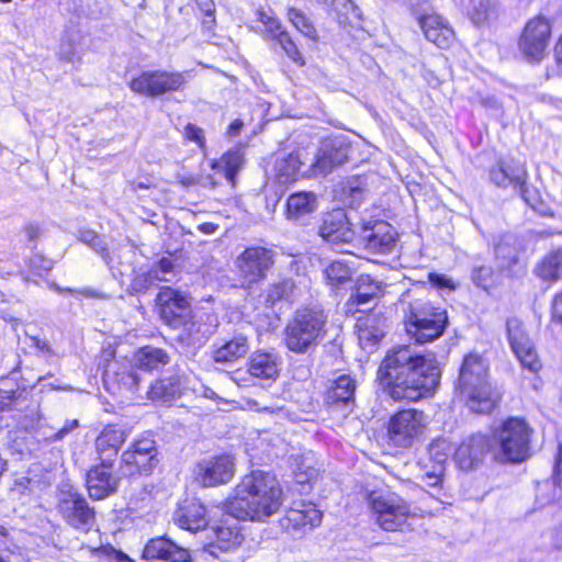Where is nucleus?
I'll return each mask as SVG.
<instances>
[{"instance_id": "59", "label": "nucleus", "mask_w": 562, "mask_h": 562, "mask_svg": "<svg viewBox=\"0 0 562 562\" xmlns=\"http://www.w3.org/2000/svg\"><path fill=\"white\" fill-rule=\"evenodd\" d=\"M151 271H157L159 277H164L165 279L162 281H170V279L167 277V274L172 273L173 271V265L172 261L168 258H162L158 261V263L155 267L150 268Z\"/></svg>"}, {"instance_id": "61", "label": "nucleus", "mask_w": 562, "mask_h": 562, "mask_svg": "<svg viewBox=\"0 0 562 562\" xmlns=\"http://www.w3.org/2000/svg\"><path fill=\"white\" fill-rule=\"evenodd\" d=\"M429 281L434 285H436L437 288H440V289H449V290L454 289L453 281L445 274L430 273Z\"/></svg>"}, {"instance_id": "36", "label": "nucleus", "mask_w": 562, "mask_h": 562, "mask_svg": "<svg viewBox=\"0 0 562 562\" xmlns=\"http://www.w3.org/2000/svg\"><path fill=\"white\" fill-rule=\"evenodd\" d=\"M132 360L143 374L144 372L158 370L167 364L169 362V356L161 348L145 346L134 352Z\"/></svg>"}, {"instance_id": "26", "label": "nucleus", "mask_w": 562, "mask_h": 562, "mask_svg": "<svg viewBox=\"0 0 562 562\" xmlns=\"http://www.w3.org/2000/svg\"><path fill=\"white\" fill-rule=\"evenodd\" d=\"M492 450L491 439L481 434H475L465 439L454 451V460L462 470L474 468Z\"/></svg>"}, {"instance_id": "28", "label": "nucleus", "mask_w": 562, "mask_h": 562, "mask_svg": "<svg viewBox=\"0 0 562 562\" xmlns=\"http://www.w3.org/2000/svg\"><path fill=\"white\" fill-rule=\"evenodd\" d=\"M143 558L168 562H189L190 553L186 548L176 544L170 539L159 537L147 542L143 551Z\"/></svg>"}, {"instance_id": "16", "label": "nucleus", "mask_w": 562, "mask_h": 562, "mask_svg": "<svg viewBox=\"0 0 562 562\" xmlns=\"http://www.w3.org/2000/svg\"><path fill=\"white\" fill-rule=\"evenodd\" d=\"M103 381L108 391L113 394L122 392L135 394L139 391L144 376L131 359L109 363L104 370Z\"/></svg>"}, {"instance_id": "17", "label": "nucleus", "mask_w": 562, "mask_h": 562, "mask_svg": "<svg viewBox=\"0 0 562 562\" xmlns=\"http://www.w3.org/2000/svg\"><path fill=\"white\" fill-rule=\"evenodd\" d=\"M236 263L243 283L251 285L266 277L273 265V254L265 247H248L237 257Z\"/></svg>"}, {"instance_id": "12", "label": "nucleus", "mask_w": 562, "mask_h": 562, "mask_svg": "<svg viewBox=\"0 0 562 562\" xmlns=\"http://www.w3.org/2000/svg\"><path fill=\"white\" fill-rule=\"evenodd\" d=\"M15 391V426L30 431L37 427L41 420L40 406L30 396V391L18 381L16 372L0 378V391Z\"/></svg>"}, {"instance_id": "9", "label": "nucleus", "mask_w": 562, "mask_h": 562, "mask_svg": "<svg viewBox=\"0 0 562 562\" xmlns=\"http://www.w3.org/2000/svg\"><path fill=\"white\" fill-rule=\"evenodd\" d=\"M426 427L427 417L423 411L401 409L390 417L387 437L394 446L408 448L423 435Z\"/></svg>"}, {"instance_id": "20", "label": "nucleus", "mask_w": 562, "mask_h": 562, "mask_svg": "<svg viewBox=\"0 0 562 562\" xmlns=\"http://www.w3.org/2000/svg\"><path fill=\"white\" fill-rule=\"evenodd\" d=\"M194 473L203 486L225 484L234 476L235 462L229 454L207 458L196 464Z\"/></svg>"}, {"instance_id": "8", "label": "nucleus", "mask_w": 562, "mask_h": 562, "mask_svg": "<svg viewBox=\"0 0 562 562\" xmlns=\"http://www.w3.org/2000/svg\"><path fill=\"white\" fill-rule=\"evenodd\" d=\"M190 77V71L146 70L133 78L128 86L135 93L155 98L182 90Z\"/></svg>"}, {"instance_id": "10", "label": "nucleus", "mask_w": 562, "mask_h": 562, "mask_svg": "<svg viewBox=\"0 0 562 562\" xmlns=\"http://www.w3.org/2000/svg\"><path fill=\"white\" fill-rule=\"evenodd\" d=\"M158 451L150 436H143L123 451L121 472L125 476L148 475L158 464Z\"/></svg>"}, {"instance_id": "18", "label": "nucleus", "mask_w": 562, "mask_h": 562, "mask_svg": "<svg viewBox=\"0 0 562 562\" xmlns=\"http://www.w3.org/2000/svg\"><path fill=\"white\" fill-rule=\"evenodd\" d=\"M490 180L498 188L513 187L526 203L532 205L526 184L527 170L521 162L514 159H499L496 166L490 169Z\"/></svg>"}, {"instance_id": "11", "label": "nucleus", "mask_w": 562, "mask_h": 562, "mask_svg": "<svg viewBox=\"0 0 562 562\" xmlns=\"http://www.w3.org/2000/svg\"><path fill=\"white\" fill-rule=\"evenodd\" d=\"M551 34L552 25L547 18L538 15L530 19L518 41L520 53L529 61L542 60L547 55Z\"/></svg>"}, {"instance_id": "57", "label": "nucleus", "mask_w": 562, "mask_h": 562, "mask_svg": "<svg viewBox=\"0 0 562 562\" xmlns=\"http://www.w3.org/2000/svg\"><path fill=\"white\" fill-rule=\"evenodd\" d=\"M491 276H492L491 268H488L486 266H482L481 268L474 270L473 280L477 285L486 289L491 283L490 282Z\"/></svg>"}, {"instance_id": "23", "label": "nucleus", "mask_w": 562, "mask_h": 562, "mask_svg": "<svg viewBox=\"0 0 562 562\" xmlns=\"http://www.w3.org/2000/svg\"><path fill=\"white\" fill-rule=\"evenodd\" d=\"M318 234L333 245L349 244L355 237L349 218L342 209H335L323 216Z\"/></svg>"}, {"instance_id": "4", "label": "nucleus", "mask_w": 562, "mask_h": 562, "mask_svg": "<svg viewBox=\"0 0 562 562\" xmlns=\"http://www.w3.org/2000/svg\"><path fill=\"white\" fill-rule=\"evenodd\" d=\"M327 317L316 307L297 310L284 329V344L294 353H306L323 339Z\"/></svg>"}, {"instance_id": "6", "label": "nucleus", "mask_w": 562, "mask_h": 562, "mask_svg": "<svg viewBox=\"0 0 562 562\" xmlns=\"http://www.w3.org/2000/svg\"><path fill=\"white\" fill-rule=\"evenodd\" d=\"M531 428L521 418L510 417L493 431V453L501 462L519 463L530 457Z\"/></svg>"}, {"instance_id": "58", "label": "nucleus", "mask_w": 562, "mask_h": 562, "mask_svg": "<svg viewBox=\"0 0 562 562\" xmlns=\"http://www.w3.org/2000/svg\"><path fill=\"white\" fill-rule=\"evenodd\" d=\"M374 292H362L360 288H358L357 292L350 296L348 303L351 306H361L374 299Z\"/></svg>"}, {"instance_id": "3", "label": "nucleus", "mask_w": 562, "mask_h": 562, "mask_svg": "<svg viewBox=\"0 0 562 562\" xmlns=\"http://www.w3.org/2000/svg\"><path fill=\"white\" fill-rule=\"evenodd\" d=\"M458 390L474 413L488 414L495 407L497 396L487 382V366L477 355L470 353L464 357Z\"/></svg>"}, {"instance_id": "55", "label": "nucleus", "mask_w": 562, "mask_h": 562, "mask_svg": "<svg viewBox=\"0 0 562 562\" xmlns=\"http://www.w3.org/2000/svg\"><path fill=\"white\" fill-rule=\"evenodd\" d=\"M184 137L190 140V142H193L195 143L199 147H203L204 146V133H203V130L198 127L196 125L194 124H187L186 127H184Z\"/></svg>"}, {"instance_id": "1", "label": "nucleus", "mask_w": 562, "mask_h": 562, "mask_svg": "<svg viewBox=\"0 0 562 562\" xmlns=\"http://www.w3.org/2000/svg\"><path fill=\"white\" fill-rule=\"evenodd\" d=\"M440 374L434 356L416 353L408 346L390 351L378 370L380 383L395 401H417L430 395Z\"/></svg>"}, {"instance_id": "47", "label": "nucleus", "mask_w": 562, "mask_h": 562, "mask_svg": "<svg viewBox=\"0 0 562 562\" xmlns=\"http://www.w3.org/2000/svg\"><path fill=\"white\" fill-rule=\"evenodd\" d=\"M288 19L292 25L304 36L316 40L317 31L305 13L296 8H289Z\"/></svg>"}, {"instance_id": "27", "label": "nucleus", "mask_w": 562, "mask_h": 562, "mask_svg": "<svg viewBox=\"0 0 562 562\" xmlns=\"http://www.w3.org/2000/svg\"><path fill=\"white\" fill-rule=\"evenodd\" d=\"M207 542L204 546L206 552L217 557L218 552H228L236 549L243 540L238 527L224 524L206 529Z\"/></svg>"}, {"instance_id": "51", "label": "nucleus", "mask_w": 562, "mask_h": 562, "mask_svg": "<svg viewBox=\"0 0 562 562\" xmlns=\"http://www.w3.org/2000/svg\"><path fill=\"white\" fill-rule=\"evenodd\" d=\"M274 42H277L280 45L282 50L292 61H294L299 66H303L305 64V60L301 52L297 49L296 44L292 41L288 32L278 37Z\"/></svg>"}, {"instance_id": "25", "label": "nucleus", "mask_w": 562, "mask_h": 562, "mask_svg": "<svg viewBox=\"0 0 562 562\" xmlns=\"http://www.w3.org/2000/svg\"><path fill=\"white\" fill-rule=\"evenodd\" d=\"M112 467L101 462L87 472L86 483L91 498L104 499L116 492L119 479L112 474Z\"/></svg>"}, {"instance_id": "60", "label": "nucleus", "mask_w": 562, "mask_h": 562, "mask_svg": "<svg viewBox=\"0 0 562 562\" xmlns=\"http://www.w3.org/2000/svg\"><path fill=\"white\" fill-rule=\"evenodd\" d=\"M265 32L270 36L272 41H276L286 31L283 29L281 22L276 16H273L271 21L265 25Z\"/></svg>"}, {"instance_id": "2", "label": "nucleus", "mask_w": 562, "mask_h": 562, "mask_svg": "<svg viewBox=\"0 0 562 562\" xmlns=\"http://www.w3.org/2000/svg\"><path fill=\"white\" fill-rule=\"evenodd\" d=\"M281 504L282 490L277 477L257 470L236 485L225 503V510L239 520L262 521L276 514Z\"/></svg>"}, {"instance_id": "50", "label": "nucleus", "mask_w": 562, "mask_h": 562, "mask_svg": "<svg viewBox=\"0 0 562 562\" xmlns=\"http://www.w3.org/2000/svg\"><path fill=\"white\" fill-rule=\"evenodd\" d=\"M157 273V271H151L150 269L146 272L136 273L130 284L131 291L134 293L145 292L155 282L165 279L164 277H159Z\"/></svg>"}, {"instance_id": "52", "label": "nucleus", "mask_w": 562, "mask_h": 562, "mask_svg": "<svg viewBox=\"0 0 562 562\" xmlns=\"http://www.w3.org/2000/svg\"><path fill=\"white\" fill-rule=\"evenodd\" d=\"M54 289L59 292V293H77V294H80L85 297H88V299H97V300H108L110 299V295L99 291V290H95V289H91V288H82V289H79V290H74V289H70V288H67V289H61L60 286L58 285H54Z\"/></svg>"}, {"instance_id": "19", "label": "nucleus", "mask_w": 562, "mask_h": 562, "mask_svg": "<svg viewBox=\"0 0 562 562\" xmlns=\"http://www.w3.org/2000/svg\"><path fill=\"white\" fill-rule=\"evenodd\" d=\"M156 301L160 317L171 327H180L191 314L189 297L170 286L161 288Z\"/></svg>"}, {"instance_id": "7", "label": "nucleus", "mask_w": 562, "mask_h": 562, "mask_svg": "<svg viewBox=\"0 0 562 562\" xmlns=\"http://www.w3.org/2000/svg\"><path fill=\"white\" fill-rule=\"evenodd\" d=\"M371 517L384 531H403L415 517L412 505L390 491H373L368 495Z\"/></svg>"}, {"instance_id": "45", "label": "nucleus", "mask_w": 562, "mask_h": 562, "mask_svg": "<svg viewBox=\"0 0 562 562\" xmlns=\"http://www.w3.org/2000/svg\"><path fill=\"white\" fill-rule=\"evenodd\" d=\"M77 238L81 243L89 246L94 252H97L111 270H114V267L112 266V258L106 247V243L101 236H99L92 229H79L77 233Z\"/></svg>"}, {"instance_id": "56", "label": "nucleus", "mask_w": 562, "mask_h": 562, "mask_svg": "<svg viewBox=\"0 0 562 562\" xmlns=\"http://www.w3.org/2000/svg\"><path fill=\"white\" fill-rule=\"evenodd\" d=\"M443 471L445 470H442V469L434 468V470L431 472L426 473V475L424 477L425 485L428 487L438 490V492H440Z\"/></svg>"}, {"instance_id": "41", "label": "nucleus", "mask_w": 562, "mask_h": 562, "mask_svg": "<svg viewBox=\"0 0 562 562\" xmlns=\"http://www.w3.org/2000/svg\"><path fill=\"white\" fill-rule=\"evenodd\" d=\"M536 274L549 282H555L562 278V249L547 255L535 269Z\"/></svg>"}, {"instance_id": "44", "label": "nucleus", "mask_w": 562, "mask_h": 562, "mask_svg": "<svg viewBox=\"0 0 562 562\" xmlns=\"http://www.w3.org/2000/svg\"><path fill=\"white\" fill-rule=\"evenodd\" d=\"M295 480L300 484L310 483L317 476V469L314 467L312 452L293 457L291 463Z\"/></svg>"}, {"instance_id": "32", "label": "nucleus", "mask_w": 562, "mask_h": 562, "mask_svg": "<svg viewBox=\"0 0 562 562\" xmlns=\"http://www.w3.org/2000/svg\"><path fill=\"white\" fill-rule=\"evenodd\" d=\"M279 370V358L272 352L257 351L251 355L248 361V372L257 379L274 380Z\"/></svg>"}, {"instance_id": "33", "label": "nucleus", "mask_w": 562, "mask_h": 562, "mask_svg": "<svg viewBox=\"0 0 562 562\" xmlns=\"http://www.w3.org/2000/svg\"><path fill=\"white\" fill-rule=\"evenodd\" d=\"M303 165L300 153H291L285 157L278 158L274 164L277 180L286 184L311 173V167L307 170H302Z\"/></svg>"}, {"instance_id": "39", "label": "nucleus", "mask_w": 562, "mask_h": 562, "mask_svg": "<svg viewBox=\"0 0 562 562\" xmlns=\"http://www.w3.org/2000/svg\"><path fill=\"white\" fill-rule=\"evenodd\" d=\"M181 389V379L179 376H170L157 380L150 384L146 391V396L151 401L168 403L180 395Z\"/></svg>"}, {"instance_id": "40", "label": "nucleus", "mask_w": 562, "mask_h": 562, "mask_svg": "<svg viewBox=\"0 0 562 562\" xmlns=\"http://www.w3.org/2000/svg\"><path fill=\"white\" fill-rule=\"evenodd\" d=\"M463 7L472 23L477 26L496 15V4L492 0H465Z\"/></svg>"}, {"instance_id": "29", "label": "nucleus", "mask_w": 562, "mask_h": 562, "mask_svg": "<svg viewBox=\"0 0 562 562\" xmlns=\"http://www.w3.org/2000/svg\"><path fill=\"white\" fill-rule=\"evenodd\" d=\"M127 436L128 431L122 427H104L95 439V449L100 461L113 464L114 459Z\"/></svg>"}, {"instance_id": "48", "label": "nucleus", "mask_w": 562, "mask_h": 562, "mask_svg": "<svg viewBox=\"0 0 562 562\" xmlns=\"http://www.w3.org/2000/svg\"><path fill=\"white\" fill-rule=\"evenodd\" d=\"M294 288V283L291 279H284L277 283H273L267 293V302L271 305L282 300H289Z\"/></svg>"}, {"instance_id": "38", "label": "nucleus", "mask_w": 562, "mask_h": 562, "mask_svg": "<svg viewBox=\"0 0 562 562\" xmlns=\"http://www.w3.org/2000/svg\"><path fill=\"white\" fill-rule=\"evenodd\" d=\"M244 164V154L240 148H233L220 159L211 164L215 175L223 176L232 186L235 184L236 175Z\"/></svg>"}, {"instance_id": "24", "label": "nucleus", "mask_w": 562, "mask_h": 562, "mask_svg": "<svg viewBox=\"0 0 562 562\" xmlns=\"http://www.w3.org/2000/svg\"><path fill=\"white\" fill-rule=\"evenodd\" d=\"M361 240L364 248L379 254L391 252L394 245V229L384 221H368L361 229Z\"/></svg>"}, {"instance_id": "46", "label": "nucleus", "mask_w": 562, "mask_h": 562, "mask_svg": "<svg viewBox=\"0 0 562 562\" xmlns=\"http://www.w3.org/2000/svg\"><path fill=\"white\" fill-rule=\"evenodd\" d=\"M452 452L451 443L445 438H437L432 440L428 448L430 460L435 463L436 469L445 470V463Z\"/></svg>"}, {"instance_id": "13", "label": "nucleus", "mask_w": 562, "mask_h": 562, "mask_svg": "<svg viewBox=\"0 0 562 562\" xmlns=\"http://www.w3.org/2000/svg\"><path fill=\"white\" fill-rule=\"evenodd\" d=\"M507 339L512 351L520 364L530 372H537L541 368L535 344L525 328L522 322L516 317L506 322Z\"/></svg>"}, {"instance_id": "49", "label": "nucleus", "mask_w": 562, "mask_h": 562, "mask_svg": "<svg viewBox=\"0 0 562 562\" xmlns=\"http://www.w3.org/2000/svg\"><path fill=\"white\" fill-rule=\"evenodd\" d=\"M324 273L331 284H341L351 277L350 268L342 261H333L326 267Z\"/></svg>"}, {"instance_id": "63", "label": "nucleus", "mask_w": 562, "mask_h": 562, "mask_svg": "<svg viewBox=\"0 0 562 562\" xmlns=\"http://www.w3.org/2000/svg\"><path fill=\"white\" fill-rule=\"evenodd\" d=\"M32 346L35 347L40 352L46 357L54 356V351L46 340H42L37 337H31Z\"/></svg>"}, {"instance_id": "43", "label": "nucleus", "mask_w": 562, "mask_h": 562, "mask_svg": "<svg viewBox=\"0 0 562 562\" xmlns=\"http://www.w3.org/2000/svg\"><path fill=\"white\" fill-rule=\"evenodd\" d=\"M384 336V331L375 319L367 318L358 323V339L363 349H372Z\"/></svg>"}, {"instance_id": "37", "label": "nucleus", "mask_w": 562, "mask_h": 562, "mask_svg": "<svg viewBox=\"0 0 562 562\" xmlns=\"http://www.w3.org/2000/svg\"><path fill=\"white\" fill-rule=\"evenodd\" d=\"M317 210V198L312 192H296L286 201V216L289 220L300 221Z\"/></svg>"}, {"instance_id": "53", "label": "nucleus", "mask_w": 562, "mask_h": 562, "mask_svg": "<svg viewBox=\"0 0 562 562\" xmlns=\"http://www.w3.org/2000/svg\"><path fill=\"white\" fill-rule=\"evenodd\" d=\"M15 397L18 393L15 391H0V411H7L10 413V417L15 422Z\"/></svg>"}, {"instance_id": "64", "label": "nucleus", "mask_w": 562, "mask_h": 562, "mask_svg": "<svg viewBox=\"0 0 562 562\" xmlns=\"http://www.w3.org/2000/svg\"><path fill=\"white\" fill-rule=\"evenodd\" d=\"M552 316L562 324V291L554 296L552 303Z\"/></svg>"}, {"instance_id": "35", "label": "nucleus", "mask_w": 562, "mask_h": 562, "mask_svg": "<svg viewBox=\"0 0 562 562\" xmlns=\"http://www.w3.org/2000/svg\"><path fill=\"white\" fill-rule=\"evenodd\" d=\"M249 342L246 336L236 335L231 340L223 342L213 351V360L216 363H233L245 357L249 351Z\"/></svg>"}, {"instance_id": "54", "label": "nucleus", "mask_w": 562, "mask_h": 562, "mask_svg": "<svg viewBox=\"0 0 562 562\" xmlns=\"http://www.w3.org/2000/svg\"><path fill=\"white\" fill-rule=\"evenodd\" d=\"M199 9L204 13L205 19L203 25L205 27H212L215 23V4L213 0H194Z\"/></svg>"}, {"instance_id": "22", "label": "nucleus", "mask_w": 562, "mask_h": 562, "mask_svg": "<svg viewBox=\"0 0 562 562\" xmlns=\"http://www.w3.org/2000/svg\"><path fill=\"white\" fill-rule=\"evenodd\" d=\"M427 41L434 43L439 48H448L454 41V31L449 22L436 12L414 11Z\"/></svg>"}, {"instance_id": "5", "label": "nucleus", "mask_w": 562, "mask_h": 562, "mask_svg": "<svg viewBox=\"0 0 562 562\" xmlns=\"http://www.w3.org/2000/svg\"><path fill=\"white\" fill-rule=\"evenodd\" d=\"M404 313L405 329L419 344L440 337L448 323L447 312L426 299L409 301Z\"/></svg>"}, {"instance_id": "42", "label": "nucleus", "mask_w": 562, "mask_h": 562, "mask_svg": "<svg viewBox=\"0 0 562 562\" xmlns=\"http://www.w3.org/2000/svg\"><path fill=\"white\" fill-rule=\"evenodd\" d=\"M328 13L334 14L339 24H348L360 20V10L351 0H323Z\"/></svg>"}, {"instance_id": "21", "label": "nucleus", "mask_w": 562, "mask_h": 562, "mask_svg": "<svg viewBox=\"0 0 562 562\" xmlns=\"http://www.w3.org/2000/svg\"><path fill=\"white\" fill-rule=\"evenodd\" d=\"M217 325L215 314L204 310L191 312L179 327L181 328L179 338L189 346H200L214 333Z\"/></svg>"}, {"instance_id": "34", "label": "nucleus", "mask_w": 562, "mask_h": 562, "mask_svg": "<svg viewBox=\"0 0 562 562\" xmlns=\"http://www.w3.org/2000/svg\"><path fill=\"white\" fill-rule=\"evenodd\" d=\"M322 512L316 508L312 503L303 501L295 502L286 513V520L293 525L294 528L310 526L313 528L321 524Z\"/></svg>"}, {"instance_id": "30", "label": "nucleus", "mask_w": 562, "mask_h": 562, "mask_svg": "<svg viewBox=\"0 0 562 562\" xmlns=\"http://www.w3.org/2000/svg\"><path fill=\"white\" fill-rule=\"evenodd\" d=\"M173 519L180 528L191 532L204 529L207 525L206 509L196 501H186L181 504L175 512Z\"/></svg>"}, {"instance_id": "31", "label": "nucleus", "mask_w": 562, "mask_h": 562, "mask_svg": "<svg viewBox=\"0 0 562 562\" xmlns=\"http://www.w3.org/2000/svg\"><path fill=\"white\" fill-rule=\"evenodd\" d=\"M356 381L347 374L337 378L326 393L329 406H345L351 409L355 401Z\"/></svg>"}, {"instance_id": "62", "label": "nucleus", "mask_w": 562, "mask_h": 562, "mask_svg": "<svg viewBox=\"0 0 562 562\" xmlns=\"http://www.w3.org/2000/svg\"><path fill=\"white\" fill-rule=\"evenodd\" d=\"M553 483L562 491V446H559V452L555 459L553 470Z\"/></svg>"}, {"instance_id": "15", "label": "nucleus", "mask_w": 562, "mask_h": 562, "mask_svg": "<svg viewBox=\"0 0 562 562\" xmlns=\"http://www.w3.org/2000/svg\"><path fill=\"white\" fill-rule=\"evenodd\" d=\"M58 510L68 525L77 530L88 532L95 522L94 509L77 492L61 491Z\"/></svg>"}, {"instance_id": "14", "label": "nucleus", "mask_w": 562, "mask_h": 562, "mask_svg": "<svg viewBox=\"0 0 562 562\" xmlns=\"http://www.w3.org/2000/svg\"><path fill=\"white\" fill-rule=\"evenodd\" d=\"M350 144L345 136H333L322 140L314 161L313 176H326L348 160Z\"/></svg>"}]
</instances>
